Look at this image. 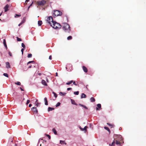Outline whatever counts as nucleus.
<instances>
[{
    "mask_svg": "<svg viewBox=\"0 0 146 146\" xmlns=\"http://www.w3.org/2000/svg\"><path fill=\"white\" fill-rule=\"evenodd\" d=\"M62 28L64 31L68 33H69L70 30L69 25L66 23H64Z\"/></svg>",
    "mask_w": 146,
    "mask_h": 146,
    "instance_id": "nucleus-1",
    "label": "nucleus"
},
{
    "mask_svg": "<svg viewBox=\"0 0 146 146\" xmlns=\"http://www.w3.org/2000/svg\"><path fill=\"white\" fill-rule=\"evenodd\" d=\"M51 26L55 29H59L61 27V25L59 23H57L55 21H54L52 24L51 25Z\"/></svg>",
    "mask_w": 146,
    "mask_h": 146,
    "instance_id": "nucleus-2",
    "label": "nucleus"
},
{
    "mask_svg": "<svg viewBox=\"0 0 146 146\" xmlns=\"http://www.w3.org/2000/svg\"><path fill=\"white\" fill-rule=\"evenodd\" d=\"M62 14L61 12L58 10H56L54 11V13H53V16L55 17L57 16H61Z\"/></svg>",
    "mask_w": 146,
    "mask_h": 146,
    "instance_id": "nucleus-3",
    "label": "nucleus"
},
{
    "mask_svg": "<svg viewBox=\"0 0 146 146\" xmlns=\"http://www.w3.org/2000/svg\"><path fill=\"white\" fill-rule=\"evenodd\" d=\"M46 21L47 23L50 24V25L52 24V23L54 22L52 16L48 17L47 18Z\"/></svg>",
    "mask_w": 146,
    "mask_h": 146,
    "instance_id": "nucleus-4",
    "label": "nucleus"
},
{
    "mask_svg": "<svg viewBox=\"0 0 146 146\" xmlns=\"http://www.w3.org/2000/svg\"><path fill=\"white\" fill-rule=\"evenodd\" d=\"M46 1L44 0L39 1L36 2V4L38 6H43L45 5Z\"/></svg>",
    "mask_w": 146,
    "mask_h": 146,
    "instance_id": "nucleus-5",
    "label": "nucleus"
},
{
    "mask_svg": "<svg viewBox=\"0 0 146 146\" xmlns=\"http://www.w3.org/2000/svg\"><path fill=\"white\" fill-rule=\"evenodd\" d=\"M68 67H69V70L68 71H71L72 70V65L70 64H68L66 65V69H68Z\"/></svg>",
    "mask_w": 146,
    "mask_h": 146,
    "instance_id": "nucleus-6",
    "label": "nucleus"
},
{
    "mask_svg": "<svg viewBox=\"0 0 146 146\" xmlns=\"http://www.w3.org/2000/svg\"><path fill=\"white\" fill-rule=\"evenodd\" d=\"M31 109L35 113H38V110L36 107H33Z\"/></svg>",
    "mask_w": 146,
    "mask_h": 146,
    "instance_id": "nucleus-7",
    "label": "nucleus"
},
{
    "mask_svg": "<svg viewBox=\"0 0 146 146\" xmlns=\"http://www.w3.org/2000/svg\"><path fill=\"white\" fill-rule=\"evenodd\" d=\"M118 136L117 140L120 141H121L123 140V138L121 135H117Z\"/></svg>",
    "mask_w": 146,
    "mask_h": 146,
    "instance_id": "nucleus-8",
    "label": "nucleus"
},
{
    "mask_svg": "<svg viewBox=\"0 0 146 146\" xmlns=\"http://www.w3.org/2000/svg\"><path fill=\"white\" fill-rule=\"evenodd\" d=\"M40 142H41L42 143H43L44 142H46V141L45 140H43L42 139H40L38 141V144L40 143Z\"/></svg>",
    "mask_w": 146,
    "mask_h": 146,
    "instance_id": "nucleus-9",
    "label": "nucleus"
},
{
    "mask_svg": "<svg viewBox=\"0 0 146 146\" xmlns=\"http://www.w3.org/2000/svg\"><path fill=\"white\" fill-rule=\"evenodd\" d=\"M9 7V5H7L6 6L4 7L5 9V12H6L8 10V9Z\"/></svg>",
    "mask_w": 146,
    "mask_h": 146,
    "instance_id": "nucleus-10",
    "label": "nucleus"
},
{
    "mask_svg": "<svg viewBox=\"0 0 146 146\" xmlns=\"http://www.w3.org/2000/svg\"><path fill=\"white\" fill-rule=\"evenodd\" d=\"M41 83L44 85L45 86H47V84H46V81L44 80H42L41 81Z\"/></svg>",
    "mask_w": 146,
    "mask_h": 146,
    "instance_id": "nucleus-11",
    "label": "nucleus"
},
{
    "mask_svg": "<svg viewBox=\"0 0 146 146\" xmlns=\"http://www.w3.org/2000/svg\"><path fill=\"white\" fill-rule=\"evenodd\" d=\"M6 67L7 68H10V65L9 63L8 62H6Z\"/></svg>",
    "mask_w": 146,
    "mask_h": 146,
    "instance_id": "nucleus-12",
    "label": "nucleus"
},
{
    "mask_svg": "<svg viewBox=\"0 0 146 146\" xmlns=\"http://www.w3.org/2000/svg\"><path fill=\"white\" fill-rule=\"evenodd\" d=\"M82 68L84 72H87V69L85 66H82Z\"/></svg>",
    "mask_w": 146,
    "mask_h": 146,
    "instance_id": "nucleus-13",
    "label": "nucleus"
},
{
    "mask_svg": "<svg viewBox=\"0 0 146 146\" xmlns=\"http://www.w3.org/2000/svg\"><path fill=\"white\" fill-rule=\"evenodd\" d=\"M3 44H4V46H5L6 49H7V45L6 44V40L5 39H4L3 40Z\"/></svg>",
    "mask_w": 146,
    "mask_h": 146,
    "instance_id": "nucleus-14",
    "label": "nucleus"
},
{
    "mask_svg": "<svg viewBox=\"0 0 146 146\" xmlns=\"http://www.w3.org/2000/svg\"><path fill=\"white\" fill-rule=\"evenodd\" d=\"M79 105L80 106H81V107H82L84 108H85L86 109H88V108L85 105H82V104H79Z\"/></svg>",
    "mask_w": 146,
    "mask_h": 146,
    "instance_id": "nucleus-15",
    "label": "nucleus"
},
{
    "mask_svg": "<svg viewBox=\"0 0 146 146\" xmlns=\"http://www.w3.org/2000/svg\"><path fill=\"white\" fill-rule=\"evenodd\" d=\"M44 100L45 102V104L46 105H48V102L47 100V98H44Z\"/></svg>",
    "mask_w": 146,
    "mask_h": 146,
    "instance_id": "nucleus-16",
    "label": "nucleus"
},
{
    "mask_svg": "<svg viewBox=\"0 0 146 146\" xmlns=\"http://www.w3.org/2000/svg\"><path fill=\"white\" fill-rule=\"evenodd\" d=\"M60 143L62 145L63 144H66V143L64 141L60 140Z\"/></svg>",
    "mask_w": 146,
    "mask_h": 146,
    "instance_id": "nucleus-17",
    "label": "nucleus"
},
{
    "mask_svg": "<svg viewBox=\"0 0 146 146\" xmlns=\"http://www.w3.org/2000/svg\"><path fill=\"white\" fill-rule=\"evenodd\" d=\"M72 104L77 105V104L75 102L74 100L72 99H71Z\"/></svg>",
    "mask_w": 146,
    "mask_h": 146,
    "instance_id": "nucleus-18",
    "label": "nucleus"
},
{
    "mask_svg": "<svg viewBox=\"0 0 146 146\" xmlns=\"http://www.w3.org/2000/svg\"><path fill=\"white\" fill-rule=\"evenodd\" d=\"M97 108H96V110H99L98 108H101V105L100 104H97Z\"/></svg>",
    "mask_w": 146,
    "mask_h": 146,
    "instance_id": "nucleus-19",
    "label": "nucleus"
},
{
    "mask_svg": "<svg viewBox=\"0 0 146 146\" xmlns=\"http://www.w3.org/2000/svg\"><path fill=\"white\" fill-rule=\"evenodd\" d=\"M88 128V127L87 126H85L84 128H82L81 131H85V132H86V129Z\"/></svg>",
    "mask_w": 146,
    "mask_h": 146,
    "instance_id": "nucleus-20",
    "label": "nucleus"
},
{
    "mask_svg": "<svg viewBox=\"0 0 146 146\" xmlns=\"http://www.w3.org/2000/svg\"><path fill=\"white\" fill-rule=\"evenodd\" d=\"M66 94V93L65 92H60L59 93V94L61 96H65Z\"/></svg>",
    "mask_w": 146,
    "mask_h": 146,
    "instance_id": "nucleus-21",
    "label": "nucleus"
},
{
    "mask_svg": "<svg viewBox=\"0 0 146 146\" xmlns=\"http://www.w3.org/2000/svg\"><path fill=\"white\" fill-rule=\"evenodd\" d=\"M52 131L54 133V134L57 135V133L55 129L54 128H53L52 129Z\"/></svg>",
    "mask_w": 146,
    "mask_h": 146,
    "instance_id": "nucleus-22",
    "label": "nucleus"
},
{
    "mask_svg": "<svg viewBox=\"0 0 146 146\" xmlns=\"http://www.w3.org/2000/svg\"><path fill=\"white\" fill-rule=\"evenodd\" d=\"M86 97V95L84 94V93H82V94L81 98H85Z\"/></svg>",
    "mask_w": 146,
    "mask_h": 146,
    "instance_id": "nucleus-23",
    "label": "nucleus"
},
{
    "mask_svg": "<svg viewBox=\"0 0 146 146\" xmlns=\"http://www.w3.org/2000/svg\"><path fill=\"white\" fill-rule=\"evenodd\" d=\"M54 108H51V107H49L48 108V111H51L54 110Z\"/></svg>",
    "mask_w": 146,
    "mask_h": 146,
    "instance_id": "nucleus-24",
    "label": "nucleus"
},
{
    "mask_svg": "<svg viewBox=\"0 0 146 146\" xmlns=\"http://www.w3.org/2000/svg\"><path fill=\"white\" fill-rule=\"evenodd\" d=\"M42 23V22L41 21H38V26H40Z\"/></svg>",
    "mask_w": 146,
    "mask_h": 146,
    "instance_id": "nucleus-25",
    "label": "nucleus"
},
{
    "mask_svg": "<svg viewBox=\"0 0 146 146\" xmlns=\"http://www.w3.org/2000/svg\"><path fill=\"white\" fill-rule=\"evenodd\" d=\"M116 141V144L117 145H121V143L120 142V141H118V140H116L115 141Z\"/></svg>",
    "mask_w": 146,
    "mask_h": 146,
    "instance_id": "nucleus-26",
    "label": "nucleus"
},
{
    "mask_svg": "<svg viewBox=\"0 0 146 146\" xmlns=\"http://www.w3.org/2000/svg\"><path fill=\"white\" fill-rule=\"evenodd\" d=\"M73 82V80H71V81H69V82L66 83V84L68 85H70V84H71L72 82Z\"/></svg>",
    "mask_w": 146,
    "mask_h": 146,
    "instance_id": "nucleus-27",
    "label": "nucleus"
},
{
    "mask_svg": "<svg viewBox=\"0 0 146 146\" xmlns=\"http://www.w3.org/2000/svg\"><path fill=\"white\" fill-rule=\"evenodd\" d=\"M90 101L91 102H93L95 101V99L93 97H92L90 99Z\"/></svg>",
    "mask_w": 146,
    "mask_h": 146,
    "instance_id": "nucleus-28",
    "label": "nucleus"
},
{
    "mask_svg": "<svg viewBox=\"0 0 146 146\" xmlns=\"http://www.w3.org/2000/svg\"><path fill=\"white\" fill-rule=\"evenodd\" d=\"M52 93L54 95V96L55 97V98H56L57 96V94L53 92H52Z\"/></svg>",
    "mask_w": 146,
    "mask_h": 146,
    "instance_id": "nucleus-29",
    "label": "nucleus"
},
{
    "mask_svg": "<svg viewBox=\"0 0 146 146\" xmlns=\"http://www.w3.org/2000/svg\"><path fill=\"white\" fill-rule=\"evenodd\" d=\"M104 128L106 130H107L109 132H110V131L109 129L107 127H104Z\"/></svg>",
    "mask_w": 146,
    "mask_h": 146,
    "instance_id": "nucleus-30",
    "label": "nucleus"
},
{
    "mask_svg": "<svg viewBox=\"0 0 146 146\" xmlns=\"http://www.w3.org/2000/svg\"><path fill=\"white\" fill-rule=\"evenodd\" d=\"M72 38V36H68V37H67V39L68 40H70Z\"/></svg>",
    "mask_w": 146,
    "mask_h": 146,
    "instance_id": "nucleus-31",
    "label": "nucleus"
},
{
    "mask_svg": "<svg viewBox=\"0 0 146 146\" xmlns=\"http://www.w3.org/2000/svg\"><path fill=\"white\" fill-rule=\"evenodd\" d=\"M79 93L78 91L74 92V94L75 95H78L79 94Z\"/></svg>",
    "mask_w": 146,
    "mask_h": 146,
    "instance_id": "nucleus-32",
    "label": "nucleus"
},
{
    "mask_svg": "<svg viewBox=\"0 0 146 146\" xmlns=\"http://www.w3.org/2000/svg\"><path fill=\"white\" fill-rule=\"evenodd\" d=\"M115 141H114V140L113 141V142L111 144H109V145L110 146L112 145L113 146V145H115Z\"/></svg>",
    "mask_w": 146,
    "mask_h": 146,
    "instance_id": "nucleus-33",
    "label": "nucleus"
},
{
    "mask_svg": "<svg viewBox=\"0 0 146 146\" xmlns=\"http://www.w3.org/2000/svg\"><path fill=\"white\" fill-rule=\"evenodd\" d=\"M15 84L18 85H20L21 84V83L19 82H15Z\"/></svg>",
    "mask_w": 146,
    "mask_h": 146,
    "instance_id": "nucleus-34",
    "label": "nucleus"
},
{
    "mask_svg": "<svg viewBox=\"0 0 146 146\" xmlns=\"http://www.w3.org/2000/svg\"><path fill=\"white\" fill-rule=\"evenodd\" d=\"M17 40L18 41H21L22 40L21 38H19L18 37H17Z\"/></svg>",
    "mask_w": 146,
    "mask_h": 146,
    "instance_id": "nucleus-35",
    "label": "nucleus"
},
{
    "mask_svg": "<svg viewBox=\"0 0 146 146\" xmlns=\"http://www.w3.org/2000/svg\"><path fill=\"white\" fill-rule=\"evenodd\" d=\"M3 75L7 77H8V74L6 73H4L3 74Z\"/></svg>",
    "mask_w": 146,
    "mask_h": 146,
    "instance_id": "nucleus-36",
    "label": "nucleus"
},
{
    "mask_svg": "<svg viewBox=\"0 0 146 146\" xmlns=\"http://www.w3.org/2000/svg\"><path fill=\"white\" fill-rule=\"evenodd\" d=\"M32 56V54H28L27 56L28 58H31Z\"/></svg>",
    "mask_w": 146,
    "mask_h": 146,
    "instance_id": "nucleus-37",
    "label": "nucleus"
},
{
    "mask_svg": "<svg viewBox=\"0 0 146 146\" xmlns=\"http://www.w3.org/2000/svg\"><path fill=\"white\" fill-rule=\"evenodd\" d=\"M21 16V15H19L18 14H16L15 15V18H17Z\"/></svg>",
    "mask_w": 146,
    "mask_h": 146,
    "instance_id": "nucleus-38",
    "label": "nucleus"
},
{
    "mask_svg": "<svg viewBox=\"0 0 146 146\" xmlns=\"http://www.w3.org/2000/svg\"><path fill=\"white\" fill-rule=\"evenodd\" d=\"M60 102H58L57 103V104H56V107H58L60 105Z\"/></svg>",
    "mask_w": 146,
    "mask_h": 146,
    "instance_id": "nucleus-39",
    "label": "nucleus"
},
{
    "mask_svg": "<svg viewBox=\"0 0 146 146\" xmlns=\"http://www.w3.org/2000/svg\"><path fill=\"white\" fill-rule=\"evenodd\" d=\"M21 46H22V47L23 48H25V44L23 43L21 44Z\"/></svg>",
    "mask_w": 146,
    "mask_h": 146,
    "instance_id": "nucleus-40",
    "label": "nucleus"
},
{
    "mask_svg": "<svg viewBox=\"0 0 146 146\" xmlns=\"http://www.w3.org/2000/svg\"><path fill=\"white\" fill-rule=\"evenodd\" d=\"M107 124L109 126H111V127H113V125H112V124H110V123H107Z\"/></svg>",
    "mask_w": 146,
    "mask_h": 146,
    "instance_id": "nucleus-41",
    "label": "nucleus"
},
{
    "mask_svg": "<svg viewBox=\"0 0 146 146\" xmlns=\"http://www.w3.org/2000/svg\"><path fill=\"white\" fill-rule=\"evenodd\" d=\"M46 136L48 137V138H49V139H50L51 138V137L49 135H48V134H46Z\"/></svg>",
    "mask_w": 146,
    "mask_h": 146,
    "instance_id": "nucleus-42",
    "label": "nucleus"
},
{
    "mask_svg": "<svg viewBox=\"0 0 146 146\" xmlns=\"http://www.w3.org/2000/svg\"><path fill=\"white\" fill-rule=\"evenodd\" d=\"M30 102V101L29 100H27V103H26V104L27 105Z\"/></svg>",
    "mask_w": 146,
    "mask_h": 146,
    "instance_id": "nucleus-43",
    "label": "nucleus"
},
{
    "mask_svg": "<svg viewBox=\"0 0 146 146\" xmlns=\"http://www.w3.org/2000/svg\"><path fill=\"white\" fill-rule=\"evenodd\" d=\"M24 50V48H22L21 49V52H22V54H23V51Z\"/></svg>",
    "mask_w": 146,
    "mask_h": 146,
    "instance_id": "nucleus-44",
    "label": "nucleus"
},
{
    "mask_svg": "<svg viewBox=\"0 0 146 146\" xmlns=\"http://www.w3.org/2000/svg\"><path fill=\"white\" fill-rule=\"evenodd\" d=\"M9 54L10 56H12V53H11V52H10L9 51Z\"/></svg>",
    "mask_w": 146,
    "mask_h": 146,
    "instance_id": "nucleus-45",
    "label": "nucleus"
},
{
    "mask_svg": "<svg viewBox=\"0 0 146 146\" xmlns=\"http://www.w3.org/2000/svg\"><path fill=\"white\" fill-rule=\"evenodd\" d=\"M32 62H34V61H29V62H28V63H27V64H30L31 63H32Z\"/></svg>",
    "mask_w": 146,
    "mask_h": 146,
    "instance_id": "nucleus-46",
    "label": "nucleus"
},
{
    "mask_svg": "<svg viewBox=\"0 0 146 146\" xmlns=\"http://www.w3.org/2000/svg\"><path fill=\"white\" fill-rule=\"evenodd\" d=\"M72 90V88H68L67 89V90L68 91H69V90Z\"/></svg>",
    "mask_w": 146,
    "mask_h": 146,
    "instance_id": "nucleus-47",
    "label": "nucleus"
},
{
    "mask_svg": "<svg viewBox=\"0 0 146 146\" xmlns=\"http://www.w3.org/2000/svg\"><path fill=\"white\" fill-rule=\"evenodd\" d=\"M73 84L74 85H75V86H77L78 84H76L75 83V81H73Z\"/></svg>",
    "mask_w": 146,
    "mask_h": 146,
    "instance_id": "nucleus-48",
    "label": "nucleus"
},
{
    "mask_svg": "<svg viewBox=\"0 0 146 146\" xmlns=\"http://www.w3.org/2000/svg\"><path fill=\"white\" fill-rule=\"evenodd\" d=\"M92 124L90 123V127L92 128Z\"/></svg>",
    "mask_w": 146,
    "mask_h": 146,
    "instance_id": "nucleus-49",
    "label": "nucleus"
},
{
    "mask_svg": "<svg viewBox=\"0 0 146 146\" xmlns=\"http://www.w3.org/2000/svg\"><path fill=\"white\" fill-rule=\"evenodd\" d=\"M49 59L50 60H51L52 59V56L51 55H50L49 56Z\"/></svg>",
    "mask_w": 146,
    "mask_h": 146,
    "instance_id": "nucleus-50",
    "label": "nucleus"
},
{
    "mask_svg": "<svg viewBox=\"0 0 146 146\" xmlns=\"http://www.w3.org/2000/svg\"><path fill=\"white\" fill-rule=\"evenodd\" d=\"M39 104H40L39 103H35V105L36 106H38V105Z\"/></svg>",
    "mask_w": 146,
    "mask_h": 146,
    "instance_id": "nucleus-51",
    "label": "nucleus"
},
{
    "mask_svg": "<svg viewBox=\"0 0 146 146\" xmlns=\"http://www.w3.org/2000/svg\"><path fill=\"white\" fill-rule=\"evenodd\" d=\"M25 22V21H24L23 20L21 23L22 24H23L24 22Z\"/></svg>",
    "mask_w": 146,
    "mask_h": 146,
    "instance_id": "nucleus-52",
    "label": "nucleus"
},
{
    "mask_svg": "<svg viewBox=\"0 0 146 146\" xmlns=\"http://www.w3.org/2000/svg\"><path fill=\"white\" fill-rule=\"evenodd\" d=\"M20 89H21V91H24L23 89L21 88L20 87Z\"/></svg>",
    "mask_w": 146,
    "mask_h": 146,
    "instance_id": "nucleus-53",
    "label": "nucleus"
},
{
    "mask_svg": "<svg viewBox=\"0 0 146 146\" xmlns=\"http://www.w3.org/2000/svg\"><path fill=\"white\" fill-rule=\"evenodd\" d=\"M46 81L47 82H49V81L47 78H46Z\"/></svg>",
    "mask_w": 146,
    "mask_h": 146,
    "instance_id": "nucleus-54",
    "label": "nucleus"
},
{
    "mask_svg": "<svg viewBox=\"0 0 146 146\" xmlns=\"http://www.w3.org/2000/svg\"><path fill=\"white\" fill-rule=\"evenodd\" d=\"M32 106V104H30L29 105V107H31V106Z\"/></svg>",
    "mask_w": 146,
    "mask_h": 146,
    "instance_id": "nucleus-55",
    "label": "nucleus"
},
{
    "mask_svg": "<svg viewBox=\"0 0 146 146\" xmlns=\"http://www.w3.org/2000/svg\"><path fill=\"white\" fill-rule=\"evenodd\" d=\"M121 129H122V128H121V127H119V130H121Z\"/></svg>",
    "mask_w": 146,
    "mask_h": 146,
    "instance_id": "nucleus-56",
    "label": "nucleus"
},
{
    "mask_svg": "<svg viewBox=\"0 0 146 146\" xmlns=\"http://www.w3.org/2000/svg\"><path fill=\"white\" fill-rule=\"evenodd\" d=\"M22 25V24L20 23V24H19L18 25V26H20L21 25Z\"/></svg>",
    "mask_w": 146,
    "mask_h": 146,
    "instance_id": "nucleus-57",
    "label": "nucleus"
},
{
    "mask_svg": "<svg viewBox=\"0 0 146 146\" xmlns=\"http://www.w3.org/2000/svg\"><path fill=\"white\" fill-rule=\"evenodd\" d=\"M29 0H26L25 2H27L29 1Z\"/></svg>",
    "mask_w": 146,
    "mask_h": 146,
    "instance_id": "nucleus-58",
    "label": "nucleus"
},
{
    "mask_svg": "<svg viewBox=\"0 0 146 146\" xmlns=\"http://www.w3.org/2000/svg\"><path fill=\"white\" fill-rule=\"evenodd\" d=\"M32 5V4H31V5H30L29 7H28V9H29V7H30V6H31Z\"/></svg>",
    "mask_w": 146,
    "mask_h": 146,
    "instance_id": "nucleus-59",
    "label": "nucleus"
},
{
    "mask_svg": "<svg viewBox=\"0 0 146 146\" xmlns=\"http://www.w3.org/2000/svg\"><path fill=\"white\" fill-rule=\"evenodd\" d=\"M79 128L81 130H82V128L80 126H79Z\"/></svg>",
    "mask_w": 146,
    "mask_h": 146,
    "instance_id": "nucleus-60",
    "label": "nucleus"
},
{
    "mask_svg": "<svg viewBox=\"0 0 146 146\" xmlns=\"http://www.w3.org/2000/svg\"><path fill=\"white\" fill-rule=\"evenodd\" d=\"M56 76H58V73L57 72L56 73Z\"/></svg>",
    "mask_w": 146,
    "mask_h": 146,
    "instance_id": "nucleus-61",
    "label": "nucleus"
},
{
    "mask_svg": "<svg viewBox=\"0 0 146 146\" xmlns=\"http://www.w3.org/2000/svg\"><path fill=\"white\" fill-rule=\"evenodd\" d=\"M10 0H7L8 2H9Z\"/></svg>",
    "mask_w": 146,
    "mask_h": 146,
    "instance_id": "nucleus-62",
    "label": "nucleus"
},
{
    "mask_svg": "<svg viewBox=\"0 0 146 146\" xmlns=\"http://www.w3.org/2000/svg\"><path fill=\"white\" fill-rule=\"evenodd\" d=\"M31 66H29V68H31Z\"/></svg>",
    "mask_w": 146,
    "mask_h": 146,
    "instance_id": "nucleus-63",
    "label": "nucleus"
},
{
    "mask_svg": "<svg viewBox=\"0 0 146 146\" xmlns=\"http://www.w3.org/2000/svg\"><path fill=\"white\" fill-rule=\"evenodd\" d=\"M37 101H38V100H36V102H37Z\"/></svg>",
    "mask_w": 146,
    "mask_h": 146,
    "instance_id": "nucleus-64",
    "label": "nucleus"
}]
</instances>
